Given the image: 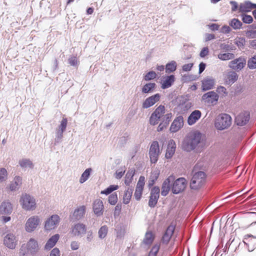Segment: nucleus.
<instances>
[{
    "label": "nucleus",
    "mask_w": 256,
    "mask_h": 256,
    "mask_svg": "<svg viewBox=\"0 0 256 256\" xmlns=\"http://www.w3.org/2000/svg\"><path fill=\"white\" fill-rule=\"evenodd\" d=\"M86 232V240L88 242H91L93 238H94V236H93V232H92V230H88V232Z\"/></svg>",
    "instance_id": "obj_60"
},
{
    "label": "nucleus",
    "mask_w": 256,
    "mask_h": 256,
    "mask_svg": "<svg viewBox=\"0 0 256 256\" xmlns=\"http://www.w3.org/2000/svg\"><path fill=\"white\" fill-rule=\"evenodd\" d=\"M160 94H156L147 98L142 102V108L146 109L152 106L160 100Z\"/></svg>",
    "instance_id": "obj_15"
},
{
    "label": "nucleus",
    "mask_w": 256,
    "mask_h": 256,
    "mask_svg": "<svg viewBox=\"0 0 256 256\" xmlns=\"http://www.w3.org/2000/svg\"><path fill=\"white\" fill-rule=\"evenodd\" d=\"M159 154L158 143L157 141H154L152 142L149 150L150 160L152 163L155 164L157 162Z\"/></svg>",
    "instance_id": "obj_11"
},
{
    "label": "nucleus",
    "mask_w": 256,
    "mask_h": 256,
    "mask_svg": "<svg viewBox=\"0 0 256 256\" xmlns=\"http://www.w3.org/2000/svg\"><path fill=\"white\" fill-rule=\"evenodd\" d=\"M16 186L20 188L22 183V178L20 176H16L14 178V182H12Z\"/></svg>",
    "instance_id": "obj_58"
},
{
    "label": "nucleus",
    "mask_w": 256,
    "mask_h": 256,
    "mask_svg": "<svg viewBox=\"0 0 256 256\" xmlns=\"http://www.w3.org/2000/svg\"><path fill=\"white\" fill-rule=\"evenodd\" d=\"M226 82L228 84H232L238 78V75L235 71L230 70L226 73Z\"/></svg>",
    "instance_id": "obj_25"
},
{
    "label": "nucleus",
    "mask_w": 256,
    "mask_h": 256,
    "mask_svg": "<svg viewBox=\"0 0 256 256\" xmlns=\"http://www.w3.org/2000/svg\"><path fill=\"white\" fill-rule=\"evenodd\" d=\"M59 238L60 236L58 234H56L52 236L49 238V240L46 243L45 245V248L46 250H50V248H53L58 241Z\"/></svg>",
    "instance_id": "obj_28"
},
{
    "label": "nucleus",
    "mask_w": 256,
    "mask_h": 256,
    "mask_svg": "<svg viewBox=\"0 0 256 256\" xmlns=\"http://www.w3.org/2000/svg\"><path fill=\"white\" fill-rule=\"evenodd\" d=\"M68 120L66 118H63L60 122V125L58 126V128L56 130H58L64 132L67 126Z\"/></svg>",
    "instance_id": "obj_46"
},
{
    "label": "nucleus",
    "mask_w": 256,
    "mask_h": 256,
    "mask_svg": "<svg viewBox=\"0 0 256 256\" xmlns=\"http://www.w3.org/2000/svg\"><path fill=\"white\" fill-rule=\"evenodd\" d=\"M242 22L245 24H250L253 21V18L251 16L242 14Z\"/></svg>",
    "instance_id": "obj_47"
},
{
    "label": "nucleus",
    "mask_w": 256,
    "mask_h": 256,
    "mask_svg": "<svg viewBox=\"0 0 256 256\" xmlns=\"http://www.w3.org/2000/svg\"><path fill=\"white\" fill-rule=\"evenodd\" d=\"M122 209V205L120 204H118L114 208V216H116V215H118L120 213Z\"/></svg>",
    "instance_id": "obj_62"
},
{
    "label": "nucleus",
    "mask_w": 256,
    "mask_h": 256,
    "mask_svg": "<svg viewBox=\"0 0 256 256\" xmlns=\"http://www.w3.org/2000/svg\"><path fill=\"white\" fill-rule=\"evenodd\" d=\"M68 64L74 66H78V61L76 56H71L68 60Z\"/></svg>",
    "instance_id": "obj_55"
},
{
    "label": "nucleus",
    "mask_w": 256,
    "mask_h": 256,
    "mask_svg": "<svg viewBox=\"0 0 256 256\" xmlns=\"http://www.w3.org/2000/svg\"><path fill=\"white\" fill-rule=\"evenodd\" d=\"M118 185H110L104 190H102L101 192V194L108 195V194H110L113 191L118 190Z\"/></svg>",
    "instance_id": "obj_45"
},
{
    "label": "nucleus",
    "mask_w": 256,
    "mask_h": 256,
    "mask_svg": "<svg viewBox=\"0 0 256 256\" xmlns=\"http://www.w3.org/2000/svg\"><path fill=\"white\" fill-rule=\"evenodd\" d=\"M40 220L38 216H30L26 220L25 224L26 230L28 232H33L40 224Z\"/></svg>",
    "instance_id": "obj_8"
},
{
    "label": "nucleus",
    "mask_w": 256,
    "mask_h": 256,
    "mask_svg": "<svg viewBox=\"0 0 256 256\" xmlns=\"http://www.w3.org/2000/svg\"><path fill=\"white\" fill-rule=\"evenodd\" d=\"M18 164L22 168L24 169H32L34 166L32 162L29 158H22L19 160Z\"/></svg>",
    "instance_id": "obj_29"
},
{
    "label": "nucleus",
    "mask_w": 256,
    "mask_h": 256,
    "mask_svg": "<svg viewBox=\"0 0 256 256\" xmlns=\"http://www.w3.org/2000/svg\"><path fill=\"white\" fill-rule=\"evenodd\" d=\"M202 112L199 110H194L188 118V124L190 126L194 124L201 117Z\"/></svg>",
    "instance_id": "obj_22"
},
{
    "label": "nucleus",
    "mask_w": 256,
    "mask_h": 256,
    "mask_svg": "<svg viewBox=\"0 0 256 256\" xmlns=\"http://www.w3.org/2000/svg\"><path fill=\"white\" fill-rule=\"evenodd\" d=\"M156 73L154 71H150L148 72L144 76V79L146 80H150L156 78Z\"/></svg>",
    "instance_id": "obj_51"
},
{
    "label": "nucleus",
    "mask_w": 256,
    "mask_h": 256,
    "mask_svg": "<svg viewBox=\"0 0 256 256\" xmlns=\"http://www.w3.org/2000/svg\"><path fill=\"white\" fill-rule=\"evenodd\" d=\"M229 24L234 30H237L242 28V24L238 19L234 18L230 21Z\"/></svg>",
    "instance_id": "obj_35"
},
{
    "label": "nucleus",
    "mask_w": 256,
    "mask_h": 256,
    "mask_svg": "<svg viewBox=\"0 0 256 256\" xmlns=\"http://www.w3.org/2000/svg\"><path fill=\"white\" fill-rule=\"evenodd\" d=\"M206 175L202 171L194 173L192 178L190 186L192 189L198 190L205 182Z\"/></svg>",
    "instance_id": "obj_3"
},
{
    "label": "nucleus",
    "mask_w": 256,
    "mask_h": 256,
    "mask_svg": "<svg viewBox=\"0 0 256 256\" xmlns=\"http://www.w3.org/2000/svg\"><path fill=\"white\" fill-rule=\"evenodd\" d=\"M184 126V118L182 116L176 117L172 122L170 130L172 132H176L178 131Z\"/></svg>",
    "instance_id": "obj_17"
},
{
    "label": "nucleus",
    "mask_w": 256,
    "mask_h": 256,
    "mask_svg": "<svg viewBox=\"0 0 256 256\" xmlns=\"http://www.w3.org/2000/svg\"><path fill=\"white\" fill-rule=\"evenodd\" d=\"M160 249V246L156 244L152 246L148 256H156Z\"/></svg>",
    "instance_id": "obj_52"
},
{
    "label": "nucleus",
    "mask_w": 256,
    "mask_h": 256,
    "mask_svg": "<svg viewBox=\"0 0 256 256\" xmlns=\"http://www.w3.org/2000/svg\"><path fill=\"white\" fill-rule=\"evenodd\" d=\"M22 208L26 210H34L36 208L35 198L28 194H22L20 199Z\"/></svg>",
    "instance_id": "obj_4"
},
{
    "label": "nucleus",
    "mask_w": 256,
    "mask_h": 256,
    "mask_svg": "<svg viewBox=\"0 0 256 256\" xmlns=\"http://www.w3.org/2000/svg\"><path fill=\"white\" fill-rule=\"evenodd\" d=\"M187 184L186 180L184 178H180L172 182V191L174 194H178L184 190Z\"/></svg>",
    "instance_id": "obj_7"
},
{
    "label": "nucleus",
    "mask_w": 256,
    "mask_h": 256,
    "mask_svg": "<svg viewBox=\"0 0 256 256\" xmlns=\"http://www.w3.org/2000/svg\"><path fill=\"white\" fill-rule=\"evenodd\" d=\"M244 35L248 39L256 38V30H246L244 32Z\"/></svg>",
    "instance_id": "obj_43"
},
{
    "label": "nucleus",
    "mask_w": 256,
    "mask_h": 256,
    "mask_svg": "<svg viewBox=\"0 0 256 256\" xmlns=\"http://www.w3.org/2000/svg\"><path fill=\"white\" fill-rule=\"evenodd\" d=\"M254 8H256V4L250 1H246L240 4L238 10L240 12H248Z\"/></svg>",
    "instance_id": "obj_24"
},
{
    "label": "nucleus",
    "mask_w": 256,
    "mask_h": 256,
    "mask_svg": "<svg viewBox=\"0 0 256 256\" xmlns=\"http://www.w3.org/2000/svg\"><path fill=\"white\" fill-rule=\"evenodd\" d=\"M192 66H193L192 63L185 64L182 67V71L183 72H188L191 70Z\"/></svg>",
    "instance_id": "obj_59"
},
{
    "label": "nucleus",
    "mask_w": 256,
    "mask_h": 256,
    "mask_svg": "<svg viewBox=\"0 0 256 256\" xmlns=\"http://www.w3.org/2000/svg\"><path fill=\"white\" fill-rule=\"evenodd\" d=\"M108 228L107 227V226H102L100 228V230H98V237L100 239H102V238H104L108 234Z\"/></svg>",
    "instance_id": "obj_42"
},
{
    "label": "nucleus",
    "mask_w": 256,
    "mask_h": 256,
    "mask_svg": "<svg viewBox=\"0 0 256 256\" xmlns=\"http://www.w3.org/2000/svg\"><path fill=\"white\" fill-rule=\"evenodd\" d=\"M28 250L30 252H36L38 250V244L36 240L31 238L27 243Z\"/></svg>",
    "instance_id": "obj_32"
},
{
    "label": "nucleus",
    "mask_w": 256,
    "mask_h": 256,
    "mask_svg": "<svg viewBox=\"0 0 256 256\" xmlns=\"http://www.w3.org/2000/svg\"><path fill=\"white\" fill-rule=\"evenodd\" d=\"M154 239V236L152 232H147L143 240V243L146 245H150Z\"/></svg>",
    "instance_id": "obj_33"
},
{
    "label": "nucleus",
    "mask_w": 256,
    "mask_h": 256,
    "mask_svg": "<svg viewBox=\"0 0 256 256\" xmlns=\"http://www.w3.org/2000/svg\"><path fill=\"white\" fill-rule=\"evenodd\" d=\"M174 229L175 228L172 225H170L168 227L161 240L163 244H167L169 242L174 234Z\"/></svg>",
    "instance_id": "obj_20"
},
{
    "label": "nucleus",
    "mask_w": 256,
    "mask_h": 256,
    "mask_svg": "<svg viewBox=\"0 0 256 256\" xmlns=\"http://www.w3.org/2000/svg\"><path fill=\"white\" fill-rule=\"evenodd\" d=\"M132 188H128V190H126L123 198L124 203L125 204H128L129 203L132 196Z\"/></svg>",
    "instance_id": "obj_38"
},
{
    "label": "nucleus",
    "mask_w": 256,
    "mask_h": 256,
    "mask_svg": "<svg viewBox=\"0 0 256 256\" xmlns=\"http://www.w3.org/2000/svg\"><path fill=\"white\" fill-rule=\"evenodd\" d=\"M160 190L158 186L154 187L150 190L148 206L154 208L156 204L160 197Z\"/></svg>",
    "instance_id": "obj_13"
},
{
    "label": "nucleus",
    "mask_w": 256,
    "mask_h": 256,
    "mask_svg": "<svg viewBox=\"0 0 256 256\" xmlns=\"http://www.w3.org/2000/svg\"><path fill=\"white\" fill-rule=\"evenodd\" d=\"M250 116L249 112H244L236 117V122L240 126H244L249 121Z\"/></svg>",
    "instance_id": "obj_19"
},
{
    "label": "nucleus",
    "mask_w": 256,
    "mask_h": 256,
    "mask_svg": "<svg viewBox=\"0 0 256 256\" xmlns=\"http://www.w3.org/2000/svg\"><path fill=\"white\" fill-rule=\"evenodd\" d=\"M246 60L244 56H240L234 59L228 63V67L235 72H240L246 66Z\"/></svg>",
    "instance_id": "obj_5"
},
{
    "label": "nucleus",
    "mask_w": 256,
    "mask_h": 256,
    "mask_svg": "<svg viewBox=\"0 0 256 256\" xmlns=\"http://www.w3.org/2000/svg\"><path fill=\"white\" fill-rule=\"evenodd\" d=\"M230 31V28L228 26H224L221 29V32L224 34H228Z\"/></svg>",
    "instance_id": "obj_64"
},
{
    "label": "nucleus",
    "mask_w": 256,
    "mask_h": 256,
    "mask_svg": "<svg viewBox=\"0 0 256 256\" xmlns=\"http://www.w3.org/2000/svg\"><path fill=\"white\" fill-rule=\"evenodd\" d=\"M94 212L98 216L102 214L104 210V204L102 200H96L93 204Z\"/></svg>",
    "instance_id": "obj_21"
},
{
    "label": "nucleus",
    "mask_w": 256,
    "mask_h": 256,
    "mask_svg": "<svg viewBox=\"0 0 256 256\" xmlns=\"http://www.w3.org/2000/svg\"><path fill=\"white\" fill-rule=\"evenodd\" d=\"M12 210V205L8 202H4L0 206V214H10Z\"/></svg>",
    "instance_id": "obj_23"
},
{
    "label": "nucleus",
    "mask_w": 256,
    "mask_h": 256,
    "mask_svg": "<svg viewBox=\"0 0 256 256\" xmlns=\"http://www.w3.org/2000/svg\"><path fill=\"white\" fill-rule=\"evenodd\" d=\"M232 124V118L230 115L222 114L216 119L214 126L216 129L223 130L228 128Z\"/></svg>",
    "instance_id": "obj_2"
},
{
    "label": "nucleus",
    "mask_w": 256,
    "mask_h": 256,
    "mask_svg": "<svg viewBox=\"0 0 256 256\" xmlns=\"http://www.w3.org/2000/svg\"><path fill=\"white\" fill-rule=\"evenodd\" d=\"M165 112V108L162 105L158 106L152 114L150 118V124L154 126L158 124L160 118L164 116Z\"/></svg>",
    "instance_id": "obj_6"
},
{
    "label": "nucleus",
    "mask_w": 256,
    "mask_h": 256,
    "mask_svg": "<svg viewBox=\"0 0 256 256\" xmlns=\"http://www.w3.org/2000/svg\"><path fill=\"white\" fill-rule=\"evenodd\" d=\"M174 180V177L173 176H170L164 182L161 192L162 196H166L168 194Z\"/></svg>",
    "instance_id": "obj_16"
},
{
    "label": "nucleus",
    "mask_w": 256,
    "mask_h": 256,
    "mask_svg": "<svg viewBox=\"0 0 256 256\" xmlns=\"http://www.w3.org/2000/svg\"><path fill=\"white\" fill-rule=\"evenodd\" d=\"M18 238L13 233L9 232L4 238V242L6 246L10 249H14L17 244Z\"/></svg>",
    "instance_id": "obj_14"
},
{
    "label": "nucleus",
    "mask_w": 256,
    "mask_h": 256,
    "mask_svg": "<svg viewBox=\"0 0 256 256\" xmlns=\"http://www.w3.org/2000/svg\"><path fill=\"white\" fill-rule=\"evenodd\" d=\"M86 212V207L84 206H80L76 208L72 214V218L75 220H80L82 218Z\"/></svg>",
    "instance_id": "obj_26"
},
{
    "label": "nucleus",
    "mask_w": 256,
    "mask_h": 256,
    "mask_svg": "<svg viewBox=\"0 0 256 256\" xmlns=\"http://www.w3.org/2000/svg\"><path fill=\"white\" fill-rule=\"evenodd\" d=\"M174 80L175 78L174 75L167 76L166 78H165L162 82V88L163 89H166L170 88L174 82Z\"/></svg>",
    "instance_id": "obj_30"
},
{
    "label": "nucleus",
    "mask_w": 256,
    "mask_h": 256,
    "mask_svg": "<svg viewBox=\"0 0 256 256\" xmlns=\"http://www.w3.org/2000/svg\"><path fill=\"white\" fill-rule=\"evenodd\" d=\"M218 98V94L216 92L210 91L204 94L202 99L204 103L208 105L214 106L217 103Z\"/></svg>",
    "instance_id": "obj_10"
},
{
    "label": "nucleus",
    "mask_w": 256,
    "mask_h": 256,
    "mask_svg": "<svg viewBox=\"0 0 256 256\" xmlns=\"http://www.w3.org/2000/svg\"><path fill=\"white\" fill-rule=\"evenodd\" d=\"M158 175L159 174L156 172H154L152 174L148 180V186L149 187H151L154 185L155 181L158 179Z\"/></svg>",
    "instance_id": "obj_44"
},
{
    "label": "nucleus",
    "mask_w": 256,
    "mask_h": 256,
    "mask_svg": "<svg viewBox=\"0 0 256 256\" xmlns=\"http://www.w3.org/2000/svg\"><path fill=\"white\" fill-rule=\"evenodd\" d=\"M203 144L201 134L194 132L189 134L184 138L182 145V150L190 152Z\"/></svg>",
    "instance_id": "obj_1"
},
{
    "label": "nucleus",
    "mask_w": 256,
    "mask_h": 256,
    "mask_svg": "<svg viewBox=\"0 0 256 256\" xmlns=\"http://www.w3.org/2000/svg\"><path fill=\"white\" fill-rule=\"evenodd\" d=\"M247 66L250 70L256 68V54L248 60Z\"/></svg>",
    "instance_id": "obj_41"
},
{
    "label": "nucleus",
    "mask_w": 256,
    "mask_h": 256,
    "mask_svg": "<svg viewBox=\"0 0 256 256\" xmlns=\"http://www.w3.org/2000/svg\"><path fill=\"white\" fill-rule=\"evenodd\" d=\"M92 171V169L91 168H88L84 171L80 179V184H82L86 180H88L90 176V174Z\"/></svg>",
    "instance_id": "obj_37"
},
{
    "label": "nucleus",
    "mask_w": 256,
    "mask_h": 256,
    "mask_svg": "<svg viewBox=\"0 0 256 256\" xmlns=\"http://www.w3.org/2000/svg\"><path fill=\"white\" fill-rule=\"evenodd\" d=\"M143 189L136 188L134 196L136 200H140L142 196Z\"/></svg>",
    "instance_id": "obj_56"
},
{
    "label": "nucleus",
    "mask_w": 256,
    "mask_h": 256,
    "mask_svg": "<svg viewBox=\"0 0 256 256\" xmlns=\"http://www.w3.org/2000/svg\"><path fill=\"white\" fill-rule=\"evenodd\" d=\"M118 201V196L116 192L111 194L108 197V202L112 205H114Z\"/></svg>",
    "instance_id": "obj_49"
},
{
    "label": "nucleus",
    "mask_w": 256,
    "mask_h": 256,
    "mask_svg": "<svg viewBox=\"0 0 256 256\" xmlns=\"http://www.w3.org/2000/svg\"><path fill=\"white\" fill-rule=\"evenodd\" d=\"M116 232V237L118 238H122L124 237L125 234V230L123 226L121 224H118L116 226L115 229Z\"/></svg>",
    "instance_id": "obj_40"
},
{
    "label": "nucleus",
    "mask_w": 256,
    "mask_h": 256,
    "mask_svg": "<svg viewBox=\"0 0 256 256\" xmlns=\"http://www.w3.org/2000/svg\"><path fill=\"white\" fill-rule=\"evenodd\" d=\"M125 172V170L123 168L118 170L115 173V178L120 179L122 178Z\"/></svg>",
    "instance_id": "obj_54"
},
{
    "label": "nucleus",
    "mask_w": 256,
    "mask_h": 256,
    "mask_svg": "<svg viewBox=\"0 0 256 256\" xmlns=\"http://www.w3.org/2000/svg\"><path fill=\"white\" fill-rule=\"evenodd\" d=\"M144 185V177L140 176L137 183L136 188L143 189Z\"/></svg>",
    "instance_id": "obj_57"
},
{
    "label": "nucleus",
    "mask_w": 256,
    "mask_h": 256,
    "mask_svg": "<svg viewBox=\"0 0 256 256\" xmlns=\"http://www.w3.org/2000/svg\"><path fill=\"white\" fill-rule=\"evenodd\" d=\"M218 58L222 60H232L234 58V54L232 53L220 54L218 56Z\"/></svg>",
    "instance_id": "obj_39"
},
{
    "label": "nucleus",
    "mask_w": 256,
    "mask_h": 256,
    "mask_svg": "<svg viewBox=\"0 0 256 256\" xmlns=\"http://www.w3.org/2000/svg\"><path fill=\"white\" fill-rule=\"evenodd\" d=\"M216 83L215 80L211 76H208L202 81V89L206 91L212 89Z\"/></svg>",
    "instance_id": "obj_18"
},
{
    "label": "nucleus",
    "mask_w": 256,
    "mask_h": 256,
    "mask_svg": "<svg viewBox=\"0 0 256 256\" xmlns=\"http://www.w3.org/2000/svg\"><path fill=\"white\" fill-rule=\"evenodd\" d=\"M208 54V48H204L201 50L200 56L202 58H204L205 56H207Z\"/></svg>",
    "instance_id": "obj_61"
},
{
    "label": "nucleus",
    "mask_w": 256,
    "mask_h": 256,
    "mask_svg": "<svg viewBox=\"0 0 256 256\" xmlns=\"http://www.w3.org/2000/svg\"><path fill=\"white\" fill-rule=\"evenodd\" d=\"M134 174L135 170L134 168H130L128 171L126 175L124 180V184L126 186L130 185V184L131 183Z\"/></svg>",
    "instance_id": "obj_34"
},
{
    "label": "nucleus",
    "mask_w": 256,
    "mask_h": 256,
    "mask_svg": "<svg viewBox=\"0 0 256 256\" xmlns=\"http://www.w3.org/2000/svg\"><path fill=\"white\" fill-rule=\"evenodd\" d=\"M176 144L174 140H170L168 146L166 157V158H170L172 157L176 150Z\"/></svg>",
    "instance_id": "obj_27"
},
{
    "label": "nucleus",
    "mask_w": 256,
    "mask_h": 256,
    "mask_svg": "<svg viewBox=\"0 0 256 256\" xmlns=\"http://www.w3.org/2000/svg\"><path fill=\"white\" fill-rule=\"evenodd\" d=\"M172 117V113H168L166 114L164 116L163 120L162 122L164 124L165 126H167L170 121Z\"/></svg>",
    "instance_id": "obj_53"
},
{
    "label": "nucleus",
    "mask_w": 256,
    "mask_h": 256,
    "mask_svg": "<svg viewBox=\"0 0 256 256\" xmlns=\"http://www.w3.org/2000/svg\"><path fill=\"white\" fill-rule=\"evenodd\" d=\"M50 256H60V250L58 248H54L50 253Z\"/></svg>",
    "instance_id": "obj_63"
},
{
    "label": "nucleus",
    "mask_w": 256,
    "mask_h": 256,
    "mask_svg": "<svg viewBox=\"0 0 256 256\" xmlns=\"http://www.w3.org/2000/svg\"><path fill=\"white\" fill-rule=\"evenodd\" d=\"M86 232V226L85 224L78 222L72 226L70 230L72 234L78 237H82Z\"/></svg>",
    "instance_id": "obj_12"
},
{
    "label": "nucleus",
    "mask_w": 256,
    "mask_h": 256,
    "mask_svg": "<svg viewBox=\"0 0 256 256\" xmlns=\"http://www.w3.org/2000/svg\"><path fill=\"white\" fill-rule=\"evenodd\" d=\"M176 63L175 61L172 60L168 63L166 66V72L170 73L174 72L176 69Z\"/></svg>",
    "instance_id": "obj_36"
},
{
    "label": "nucleus",
    "mask_w": 256,
    "mask_h": 256,
    "mask_svg": "<svg viewBox=\"0 0 256 256\" xmlns=\"http://www.w3.org/2000/svg\"><path fill=\"white\" fill-rule=\"evenodd\" d=\"M64 132L56 130V138L54 139V144H56L61 142L62 139L63 137Z\"/></svg>",
    "instance_id": "obj_50"
},
{
    "label": "nucleus",
    "mask_w": 256,
    "mask_h": 256,
    "mask_svg": "<svg viewBox=\"0 0 256 256\" xmlns=\"http://www.w3.org/2000/svg\"><path fill=\"white\" fill-rule=\"evenodd\" d=\"M60 218L58 214H52L45 222L44 228L51 230L56 228L59 224Z\"/></svg>",
    "instance_id": "obj_9"
},
{
    "label": "nucleus",
    "mask_w": 256,
    "mask_h": 256,
    "mask_svg": "<svg viewBox=\"0 0 256 256\" xmlns=\"http://www.w3.org/2000/svg\"><path fill=\"white\" fill-rule=\"evenodd\" d=\"M156 87V84L154 82H149L144 84L142 89L143 94H148L152 92Z\"/></svg>",
    "instance_id": "obj_31"
},
{
    "label": "nucleus",
    "mask_w": 256,
    "mask_h": 256,
    "mask_svg": "<svg viewBox=\"0 0 256 256\" xmlns=\"http://www.w3.org/2000/svg\"><path fill=\"white\" fill-rule=\"evenodd\" d=\"M7 171L4 168H0V182L5 181L7 178Z\"/></svg>",
    "instance_id": "obj_48"
}]
</instances>
